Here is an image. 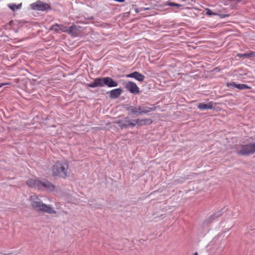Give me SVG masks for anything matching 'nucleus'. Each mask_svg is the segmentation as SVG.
<instances>
[{
	"label": "nucleus",
	"instance_id": "aec40b11",
	"mask_svg": "<svg viewBox=\"0 0 255 255\" xmlns=\"http://www.w3.org/2000/svg\"><path fill=\"white\" fill-rule=\"evenodd\" d=\"M237 84L235 82L227 83L226 86L228 88H236Z\"/></svg>",
	"mask_w": 255,
	"mask_h": 255
},
{
	"label": "nucleus",
	"instance_id": "412c9836",
	"mask_svg": "<svg viewBox=\"0 0 255 255\" xmlns=\"http://www.w3.org/2000/svg\"><path fill=\"white\" fill-rule=\"evenodd\" d=\"M237 56H238V57H240V58H242L244 57H249V53H246L244 54L238 53L237 55Z\"/></svg>",
	"mask_w": 255,
	"mask_h": 255
},
{
	"label": "nucleus",
	"instance_id": "9d476101",
	"mask_svg": "<svg viewBox=\"0 0 255 255\" xmlns=\"http://www.w3.org/2000/svg\"><path fill=\"white\" fill-rule=\"evenodd\" d=\"M127 77L134 78L139 82H142L144 79V76L138 73V72H134L126 75Z\"/></svg>",
	"mask_w": 255,
	"mask_h": 255
},
{
	"label": "nucleus",
	"instance_id": "1a4fd4ad",
	"mask_svg": "<svg viewBox=\"0 0 255 255\" xmlns=\"http://www.w3.org/2000/svg\"><path fill=\"white\" fill-rule=\"evenodd\" d=\"M104 78H97L95 79L92 83L87 84V86L90 88H96L97 87L104 86Z\"/></svg>",
	"mask_w": 255,
	"mask_h": 255
},
{
	"label": "nucleus",
	"instance_id": "9b49d317",
	"mask_svg": "<svg viewBox=\"0 0 255 255\" xmlns=\"http://www.w3.org/2000/svg\"><path fill=\"white\" fill-rule=\"evenodd\" d=\"M133 122H134L135 126L136 125L144 126L151 124L152 123V120L150 119H137L133 120Z\"/></svg>",
	"mask_w": 255,
	"mask_h": 255
},
{
	"label": "nucleus",
	"instance_id": "bb28decb",
	"mask_svg": "<svg viewBox=\"0 0 255 255\" xmlns=\"http://www.w3.org/2000/svg\"><path fill=\"white\" fill-rule=\"evenodd\" d=\"M193 255H198L197 253H194V254H193Z\"/></svg>",
	"mask_w": 255,
	"mask_h": 255
},
{
	"label": "nucleus",
	"instance_id": "b1692460",
	"mask_svg": "<svg viewBox=\"0 0 255 255\" xmlns=\"http://www.w3.org/2000/svg\"><path fill=\"white\" fill-rule=\"evenodd\" d=\"M169 5H171V6H177V7H179V6H180V4H177V3H170L169 4Z\"/></svg>",
	"mask_w": 255,
	"mask_h": 255
},
{
	"label": "nucleus",
	"instance_id": "a878e982",
	"mask_svg": "<svg viewBox=\"0 0 255 255\" xmlns=\"http://www.w3.org/2000/svg\"><path fill=\"white\" fill-rule=\"evenodd\" d=\"M147 9H148V8H142L140 9V11H141L142 10H147Z\"/></svg>",
	"mask_w": 255,
	"mask_h": 255
},
{
	"label": "nucleus",
	"instance_id": "0eeeda50",
	"mask_svg": "<svg viewBox=\"0 0 255 255\" xmlns=\"http://www.w3.org/2000/svg\"><path fill=\"white\" fill-rule=\"evenodd\" d=\"M125 88L130 93L132 94H138L139 93V89L137 85L131 81H128L125 85Z\"/></svg>",
	"mask_w": 255,
	"mask_h": 255
},
{
	"label": "nucleus",
	"instance_id": "393cba45",
	"mask_svg": "<svg viewBox=\"0 0 255 255\" xmlns=\"http://www.w3.org/2000/svg\"><path fill=\"white\" fill-rule=\"evenodd\" d=\"M6 85H10V83H0V88L1 87L3 86Z\"/></svg>",
	"mask_w": 255,
	"mask_h": 255
},
{
	"label": "nucleus",
	"instance_id": "dca6fc26",
	"mask_svg": "<svg viewBox=\"0 0 255 255\" xmlns=\"http://www.w3.org/2000/svg\"><path fill=\"white\" fill-rule=\"evenodd\" d=\"M39 181V180H36L34 179H30L28 180L26 182L27 185L32 188H37L38 184V182Z\"/></svg>",
	"mask_w": 255,
	"mask_h": 255
},
{
	"label": "nucleus",
	"instance_id": "f8f14e48",
	"mask_svg": "<svg viewBox=\"0 0 255 255\" xmlns=\"http://www.w3.org/2000/svg\"><path fill=\"white\" fill-rule=\"evenodd\" d=\"M104 86L106 85L109 87H114L118 86V83L114 81L111 78L104 77Z\"/></svg>",
	"mask_w": 255,
	"mask_h": 255
},
{
	"label": "nucleus",
	"instance_id": "5701e85b",
	"mask_svg": "<svg viewBox=\"0 0 255 255\" xmlns=\"http://www.w3.org/2000/svg\"><path fill=\"white\" fill-rule=\"evenodd\" d=\"M249 57H255V52L251 51L249 53Z\"/></svg>",
	"mask_w": 255,
	"mask_h": 255
},
{
	"label": "nucleus",
	"instance_id": "a211bd4d",
	"mask_svg": "<svg viewBox=\"0 0 255 255\" xmlns=\"http://www.w3.org/2000/svg\"><path fill=\"white\" fill-rule=\"evenodd\" d=\"M236 88H237L239 90H244V89H251V88L250 87H249L247 85L244 84H237Z\"/></svg>",
	"mask_w": 255,
	"mask_h": 255
},
{
	"label": "nucleus",
	"instance_id": "ddd939ff",
	"mask_svg": "<svg viewBox=\"0 0 255 255\" xmlns=\"http://www.w3.org/2000/svg\"><path fill=\"white\" fill-rule=\"evenodd\" d=\"M198 109L204 110H207V109H213V102H209L207 104H205L203 103H199L198 105Z\"/></svg>",
	"mask_w": 255,
	"mask_h": 255
},
{
	"label": "nucleus",
	"instance_id": "6e6552de",
	"mask_svg": "<svg viewBox=\"0 0 255 255\" xmlns=\"http://www.w3.org/2000/svg\"><path fill=\"white\" fill-rule=\"evenodd\" d=\"M117 123L119 125L121 128H127L128 126L131 127H135L133 121H131L128 117L125 118L123 120H119Z\"/></svg>",
	"mask_w": 255,
	"mask_h": 255
},
{
	"label": "nucleus",
	"instance_id": "2eb2a0df",
	"mask_svg": "<svg viewBox=\"0 0 255 255\" xmlns=\"http://www.w3.org/2000/svg\"><path fill=\"white\" fill-rule=\"evenodd\" d=\"M122 90L120 88L113 89L110 91V97L113 99H116L122 94Z\"/></svg>",
	"mask_w": 255,
	"mask_h": 255
},
{
	"label": "nucleus",
	"instance_id": "20e7f679",
	"mask_svg": "<svg viewBox=\"0 0 255 255\" xmlns=\"http://www.w3.org/2000/svg\"><path fill=\"white\" fill-rule=\"evenodd\" d=\"M154 108L139 106L137 107L130 106L128 108V110L132 114L140 115L150 113V112L154 110Z\"/></svg>",
	"mask_w": 255,
	"mask_h": 255
},
{
	"label": "nucleus",
	"instance_id": "f3484780",
	"mask_svg": "<svg viewBox=\"0 0 255 255\" xmlns=\"http://www.w3.org/2000/svg\"><path fill=\"white\" fill-rule=\"evenodd\" d=\"M22 4L19 3L18 4H16L14 3H11L8 4V7L13 11H15L18 9H20L21 7Z\"/></svg>",
	"mask_w": 255,
	"mask_h": 255
},
{
	"label": "nucleus",
	"instance_id": "4be33fe9",
	"mask_svg": "<svg viewBox=\"0 0 255 255\" xmlns=\"http://www.w3.org/2000/svg\"><path fill=\"white\" fill-rule=\"evenodd\" d=\"M206 13L208 15H215V13L213 12L212 11V10L209 9H207V11H206Z\"/></svg>",
	"mask_w": 255,
	"mask_h": 255
},
{
	"label": "nucleus",
	"instance_id": "39448f33",
	"mask_svg": "<svg viewBox=\"0 0 255 255\" xmlns=\"http://www.w3.org/2000/svg\"><path fill=\"white\" fill-rule=\"evenodd\" d=\"M30 6L32 10L38 11H45L51 9V6L48 3L43 2L41 0H37L30 4Z\"/></svg>",
	"mask_w": 255,
	"mask_h": 255
},
{
	"label": "nucleus",
	"instance_id": "f257e3e1",
	"mask_svg": "<svg viewBox=\"0 0 255 255\" xmlns=\"http://www.w3.org/2000/svg\"><path fill=\"white\" fill-rule=\"evenodd\" d=\"M70 173L68 160H58L51 167L52 175L55 178H66Z\"/></svg>",
	"mask_w": 255,
	"mask_h": 255
},
{
	"label": "nucleus",
	"instance_id": "cd10ccee",
	"mask_svg": "<svg viewBox=\"0 0 255 255\" xmlns=\"http://www.w3.org/2000/svg\"><path fill=\"white\" fill-rule=\"evenodd\" d=\"M135 11H136V12H139V11L137 9H135Z\"/></svg>",
	"mask_w": 255,
	"mask_h": 255
},
{
	"label": "nucleus",
	"instance_id": "7ed1b4c3",
	"mask_svg": "<svg viewBox=\"0 0 255 255\" xmlns=\"http://www.w3.org/2000/svg\"><path fill=\"white\" fill-rule=\"evenodd\" d=\"M255 153V143L240 144L237 147V153L242 155H249Z\"/></svg>",
	"mask_w": 255,
	"mask_h": 255
},
{
	"label": "nucleus",
	"instance_id": "423d86ee",
	"mask_svg": "<svg viewBox=\"0 0 255 255\" xmlns=\"http://www.w3.org/2000/svg\"><path fill=\"white\" fill-rule=\"evenodd\" d=\"M38 186L37 189L40 190H46L49 191H52L54 190L55 186L53 185L50 182L43 180H39L38 182Z\"/></svg>",
	"mask_w": 255,
	"mask_h": 255
},
{
	"label": "nucleus",
	"instance_id": "f03ea898",
	"mask_svg": "<svg viewBox=\"0 0 255 255\" xmlns=\"http://www.w3.org/2000/svg\"><path fill=\"white\" fill-rule=\"evenodd\" d=\"M29 201L33 209L36 211L56 214V211L50 205L43 203L38 196L33 194L30 196Z\"/></svg>",
	"mask_w": 255,
	"mask_h": 255
},
{
	"label": "nucleus",
	"instance_id": "4468645a",
	"mask_svg": "<svg viewBox=\"0 0 255 255\" xmlns=\"http://www.w3.org/2000/svg\"><path fill=\"white\" fill-rule=\"evenodd\" d=\"M50 29L53 30L55 31V32H58L59 30L61 31L62 32H65L66 31H67V27L62 25V24H56L53 25H52L50 27Z\"/></svg>",
	"mask_w": 255,
	"mask_h": 255
},
{
	"label": "nucleus",
	"instance_id": "6ab92c4d",
	"mask_svg": "<svg viewBox=\"0 0 255 255\" xmlns=\"http://www.w3.org/2000/svg\"><path fill=\"white\" fill-rule=\"evenodd\" d=\"M76 29V26L75 25H72L69 27H67V31L65 32H67L69 34H73L74 33Z\"/></svg>",
	"mask_w": 255,
	"mask_h": 255
}]
</instances>
